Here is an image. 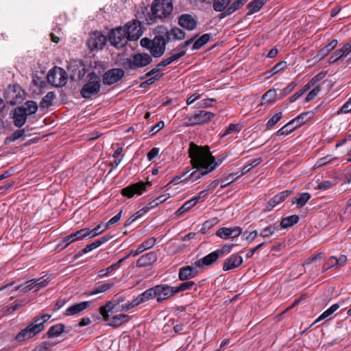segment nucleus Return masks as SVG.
Listing matches in <instances>:
<instances>
[{
    "mask_svg": "<svg viewBox=\"0 0 351 351\" xmlns=\"http://www.w3.org/2000/svg\"><path fill=\"white\" fill-rule=\"evenodd\" d=\"M40 319H35L27 327L19 332L15 337V339L18 342H23L28 339H30L41 332L44 327L42 323H38Z\"/></svg>",
    "mask_w": 351,
    "mask_h": 351,
    "instance_id": "obj_12",
    "label": "nucleus"
},
{
    "mask_svg": "<svg viewBox=\"0 0 351 351\" xmlns=\"http://www.w3.org/2000/svg\"><path fill=\"white\" fill-rule=\"evenodd\" d=\"M124 28L127 32L129 40H136L142 34L141 23L138 21L133 20L128 22Z\"/></svg>",
    "mask_w": 351,
    "mask_h": 351,
    "instance_id": "obj_17",
    "label": "nucleus"
},
{
    "mask_svg": "<svg viewBox=\"0 0 351 351\" xmlns=\"http://www.w3.org/2000/svg\"><path fill=\"white\" fill-rule=\"evenodd\" d=\"M158 259L157 254L155 252H149L141 256L136 262V266L138 267H145L151 265Z\"/></svg>",
    "mask_w": 351,
    "mask_h": 351,
    "instance_id": "obj_26",
    "label": "nucleus"
},
{
    "mask_svg": "<svg viewBox=\"0 0 351 351\" xmlns=\"http://www.w3.org/2000/svg\"><path fill=\"white\" fill-rule=\"evenodd\" d=\"M155 287L156 300L158 303L162 302L176 293L174 287L166 284L158 285Z\"/></svg>",
    "mask_w": 351,
    "mask_h": 351,
    "instance_id": "obj_16",
    "label": "nucleus"
},
{
    "mask_svg": "<svg viewBox=\"0 0 351 351\" xmlns=\"http://www.w3.org/2000/svg\"><path fill=\"white\" fill-rule=\"evenodd\" d=\"M123 300L121 298L114 302L109 301L104 306L100 307L99 313L101 315L103 319L108 322V325L114 328L119 327L126 323L130 319V316L125 314H119L110 317L109 313L114 311H121L120 302Z\"/></svg>",
    "mask_w": 351,
    "mask_h": 351,
    "instance_id": "obj_2",
    "label": "nucleus"
},
{
    "mask_svg": "<svg viewBox=\"0 0 351 351\" xmlns=\"http://www.w3.org/2000/svg\"><path fill=\"white\" fill-rule=\"evenodd\" d=\"M337 45V40L336 39L332 40L327 45L321 49L318 53L317 56L319 57L320 59L326 57L332 50H333Z\"/></svg>",
    "mask_w": 351,
    "mask_h": 351,
    "instance_id": "obj_40",
    "label": "nucleus"
},
{
    "mask_svg": "<svg viewBox=\"0 0 351 351\" xmlns=\"http://www.w3.org/2000/svg\"><path fill=\"white\" fill-rule=\"evenodd\" d=\"M350 43H347L343 46L340 49H338L334 52V53L329 58L328 62L330 64L336 62L341 57L348 56L349 52Z\"/></svg>",
    "mask_w": 351,
    "mask_h": 351,
    "instance_id": "obj_32",
    "label": "nucleus"
},
{
    "mask_svg": "<svg viewBox=\"0 0 351 351\" xmlns=\"http://www.w3.org/2000/svg\"><path fill=\"white\" fill-rule=\"evenodd\" d=\"M282 117V113L279 112L272 116L267 122L266 125L267 128L274 127Z\"/></svg>",
    "mask_w": 351,
    "mask_h": 351,
    "instance_id": "obj_56",
    "label": "nucleus"
},
{
    "mask_svg": "<svg viewBox=\"0 0 351 351\" xmlns=\"http://www.w3.org/2000/svg\"><path fill=\"white\" fill-rule=\"evenodd\" d=\"M85 229H86V232H85L86 238V237L93 238V237L100 234L104 230H106V228H105V226L104 225L103 226L101 223L97 225L95 228H94L92 230H89L88 228H85Z\"/></svg>",
    "mask_w": 351,
    "mask_h": 351,
    "instance_id": "obj_44",
    "label": "nucleus"
},
{
    "mask_svg": "<svg viewBox=\"0 0 351 351\" xmlns=\"http://www.w3.org/2000/svg\"><path fill=\"white\" fill-rule=\"evenodd\" d=\"M215 223H216L215 219H213L212 220L206 221L203 223L202 228L200 230V232L202 234H205L206 232V231L208 230L209 229H210Z\"/></svg>",
    "mask_w": 351,
    "mask_h": 351,
    "instance_id": "obj_62",
    "label": "nucleus"
},
{
    "mask_svg": "<svg viewBox=\"0 0 351 351\" xmlns=\"http://www.w3.org/2000/svg\"><path fill=\"white\" fill-rule=\"evenodd\" d=\"M25 136H26L25 129L17 130L6 138V142H13Z\"/></svg>",
    "mask_w": 351,
    "mask_h": 351,
    "instance_id": "obj_55",
    "label": "nucleus"
},
{
    "mask_svg": "<svg viewBox=\"0 0 351 351\" xmlns=\"http://www.w3.org/2000/svg\"><path fill=\"white\" fill-rule=\"evenodd\" d=\"M109 40L112 45L117 48L124 47L129 40L124 27H118L112 29L109 34Z\"/></svg>",
    "mask_w": 351,
    "mask_h": 351,
    "instance_id": "obj_13",
    "label": "nucleus"
},
{
    "mask_svg": "<svg viewBox=\"0 0 351 351\" xmlns=\"http://www.w3.org/2000/svg\"><path fill=\"white\" fill-rule=\"evenodd\" d=\"M64 330V326L62 324H58L51 326L47 331L49 337H58Z\"/></svg>",
    "mask_w": 351,
    "mask_h": 351,
    "instance_id": "obj_46",
    "label": "nucleus"
},
{
    "mask_svg": "<svg viewBox=\"0 0 351 351\" xmlns=\"http://www.w3.org/2000/svg\"><path fill=\"white\" fill-rule=\"evenodd\" d=\"M234 246V243H226L223 245L220 249H218L216 251L219 254V257H221L225 254H229Z\"/></svg>",
    "mask_w": 351,
    "mask_h": 351,
    "instance_id": "obj_58",
    "label": "nucleus"
},
{
    "mask_svg": "<svg viewBox=\"0 0 351 351\" xmlns=\"http://www.w3.org/2000/svg\"><path fill=\"white\" fill-rule=\"evenodd\" d=\"M279 230V228L277 225L273 224L267 226V227L263 228L260 232V237L263 238L269 237L273 235L276 231Z\"/></svg>",
    "mask_w": 351,
    "mask_h": 351,
    "instance_id": "obj_45",
    "label": "nucleus"
},
{
    "mask_svg": "<svg viewBox=\"0 0 351 351\" xmlns=\"http://www.w3.org/2000/svg\"><path fill=\"white\" fill-rule=\"evenodd\" d=\"M197 267L194 265L180 268L178 273L179 280L185 281L195 278L198 274Z\"/></svg>",
    "mask_w": 351,
    "mask_h": 351,
    "instance_id": "obj_24",
    "label": "nucleus"
},
{
    "mask_svg": "<svg viewBox=\"0 0 351 351\" xmlns=\"http://www.w3.org/2000/svg\"><path fill=\"white\" fill-rule=\"evenodd\" d=\"M214 117V113L200 110L195 111L193 114L186 115L183 119V123L186 127H192L206 123L211 121Z\"/></svg>",
    "mask_w": 351,
    "mask_h": 351,
    "instance_id": "obj_5",
    "label": "nucleus"
},
{
    "mask_svg": "<svg viewBox=\"0 0 351 351\" xmlns=\"http://www.w3.org/2000/svg\"><path fill=\"white\" fill-rule=\"evenodd\" d=\"M321 88L319 86H317L315 88H314L312 90H311L307 96L306 97V101L309 102L313 101L318 95V93L320 92Z\"/></svg>",
    "mask_w": 351,
    "mask_h": 351,
    "instance_id": "obj_60",
    "label": "nucleus"
},
{
    "mask_svg": "<svg viewBox=\"0 0 351 351\" xmlns=\"http://www.w3.org/2000/svg\"><path fill=\"white\" fill-rule=\"evenodd\" d=\"M66 68L72 81H79L82 80L86 73L85 64L80 60H71L68 62Z\"/></svg>",
    "mask_w": 351,
    "mask_h": 351,
    "instance_id": "obj_11",
    "label": "nucleus"
},
{
    "mask_svg": "<svg viewBox=\"0 0 351 351\" xmlns=\"http://www.w3.org/2000/svg\"><path fill=\"white\" fill-rule=\"evenodd\" d=\"M310 198L311 195L308 193H300L298 197H295V201H293V203L296 204L298 207H302L306 204Z\"/></svg>",
    "mask_w": 351,
    "mask_h": 351,
    "instance_id": "obj_49",
    "label": "nucleus"
},
{
    "mask_svg": "<svg viewBox=\"0 0 351 351\" xmlns=\"http://www.w3.org/2000/svg\"><path fill=\"white\" fill-rule=\"evenodd\" d=\"M337 158L335 157H332L331 155H328L324 157H322L319 158L317 161L316 165L317 166H323L328 163L332 162L333 160H336Z\"/></svg>",
    "mask_w": 351,
    "mask_h": 351,
    "instance_id": "obj_61",
    "label": "nucleus"
},
{
    "mask_svg": "<svg viewBox=\"0 0 351 351\" xmlns=\"http://www.w3.org/2000/svg\"><path fill=\"white\" fill-rule=\"evenodd\" d=\"M106 37L99 32L91 34L87 40V46L90 50L102 49L106 44Z\"/></svg>",
    "mask_w": 351,
    "mask_h": 351,
    "instance_id": "obj_19",
    "label": "nucleus"
},
{
    "mask_svg": "<svg viewBox=\"0 0 351 351\" xmlns=\"http://www.w3.org/2000/svg\"><path fill=\"white\" fill-rule=\"evenodd\" d=\"M241 130V126L240 124H234L231 123L228 125V127L226 128L225 132L221 134V138H225L226 136L234 133V132H238Z\"/></svg>",
    "mask_w": 351,
    "mask_h": 351,
    "instance_id": "obj_54",
    "label": "nucleus"
},
{
    "mask_svg": "<svg viewBox=\"0 0 351 351\" xmlns=\"http://www.w3.org/2000/svg\"><path fill=\"white\" fill-rule=\"evenodd\" d=\"M178 24L188 31H192L197 27L196 19L189 14H182L178 19Z\"/></svg>",
    "mask_w": 351,
    "mask_h": 351,
    "instance_id": "obj_23",
    "label": "nucleus"
},
{
    "mask_svg": "<svg viewBox=\"0 0 351 351\" xmlns=\"http://www.w3.org/2000/svg\"><path fill=\"white\" fill-rule=\"evenodd\" d=\"M297 128H295V125L293 121L291 120L289 123H287L282 128L279 129L277 131V136H282V135H288L291 134L293 131H294Z\"/></svg>",
    "mask_w": 351,
    "mask_h": 351,
    "instance_id": "obj_47",
    "label": "nucleus"
},
{
    "mask_svg": "<svg viewBox=\"0 0 351 351\" xmlns=\"http://www.w3.org/2000/svg\"><path fill=\"white\" fill-rule=\"evenodd\" d=\"M99 242L97 240H95L94 242L87 245L84 248L80 250L77 254H75L73 256V260H77L80 258L82 255L91 252L92 250L100 247Z\"/></svg>",
    "mask_w": 351,
    "mask_h": 351,
    "instance_id": "obj_36",
    "label": "nucleus"
},
{
    "mask_svg": "<svg viewBox=\"0 0 351 351\" xmlns=\"http://www.w3.org/2000/svg\"><path fill=\"white\" fill-rule=\"evenodd\" d=\"M291 193V191L290 190H286L279 193L269 200V202H268L269 206L274 208L276 205L284 202L286 199V198H287L290 195Z\"/></svg>",
    "mask_w": 351,
    "mask_h": 351,
    "instance_id": "obj_31",
    "label": "nucleus"
},
{
    "mask_svg": "<svg viewBox=\"0 0 351 351\" xmlns=\"http://www.w3.org/2000/svg\"><path fill=\"white\" fill-rule=\"evenodd\" d=\"M89 82L86 83L81 89L80 94L85 99L90 98L97 95L101 89L100 80L95 73L88 75Z\"/></svg>",
    "mask_w": 351,
    "mask_h": 351,
    "instance_id": "obj_8",
    "label": "nucleus"
},
{
    "mask_svg": "<svg viewBox=\"0 0 351 351\" xmlns=\"http://www.w3.org/2000/svg\"><path fill=\"white\" fill-rule=\"evenodd\" d=\"M89 305V302H82L76 303L69 306L65 311L66 316L74 315L84 311Z\"/></svg>",
    "mask_w": 351,
    "mask_h": 351,
    "instance_id": "obj_30",
    "label": "nucleus"
},
{
    "mask_svg": "<svg viewBox=\"0 0 351 351\" xmlns=\"http://www.w3.org/2000/svg\"><path fill=\"white\" fill-rule=\"evenodd\" d=\"M47 77L48 82L53 86L63 87L67 83L68 74L62 68L54 66L49 71Z\"/></svg>",
    "mask_w": 351,
    "mask_h": 351,
    "instance_id": "obj_7",
    "label": "nucleus"
},
{
    "mask_svg": "<svg viewBox=\"0 0 351 351\" xmlns=\"http://www.w3.org/2000/svg\"><path fill=\"white\" fill-rule=\"evenodd\" d=\"M219 258V256L215 250L195 261L194 265L198 267L210 266L213 264Z\"/></svg>",
    "mask_w": 351,
    "mask_h": 351,
    "instance_id": "obj_27",
    "label": "nucleus"
},
{
    "mask_svg": "<svg viewBox=\"0 0 351 351\" xmlns=\"http://www.w3.org/2000/svg\"><path fill=\"white\" fill-rule=\"evenodd\" d=\"M197 204V199L193 197L184 202V204L176 211V215L180 216Z\"/></svg>",
    "mask_w": 351,
    "mask_h": 351,
    "instance_id": "obj_43",
    "label": "nucleus"
},
{
    "mask_svg": "<svg viewBox=\"0 0 351 351\" xmlns=\"http://www.w3.org/2000/svg\"><path fill=\"white\" fill-rule=\"evenodd\" d=\"M299 221V217L297 215H293L283 218L280 223L281 228H287L296 224Z\"/></svg>",
    "mask_w": 351,
    "mask_h": 351,
    "instance_id": "obj_39",
    "label": "nucleus"
},
{
    "mask_svg": "<svg viewBox=\"0 0 351 351\" xmlns=\"http://www.w3.org/2000/svg\"><path fill=\"white\" fill-rule=\"evenodd\" d=\"M145 191V184L140 182L130 185L122 189L121 194L123 196L131 198L135 195H140Z\"/></svg>",
    "mask_w": 351,
    "mask_h": 351,
    "instance_id": "obj_21",
    "label": "nucleus"
},
{
    "mask_svg": "<svg viewBox=\"0 0 351 351\" xmlns=\"http://www.w3.org/2000/svg\"><path fill=\"white\" fill-rule=\"evenodd\" d=\"M38 110V105L34 101H27L24 105L14 108L12 113L14 124L17 128L25 125L28 116L35 114Z\"/></svg>",
    "mask_w": 351,
    "mask_h": 351,
    "instance_id": "obj_3",
    "label": "nucleus"
},
{
    "mask_svg": "<svg viewBox=\"0 0 351 351\" xmlns=\"http://www.w3.org/2000/svg\"><path fill=\"white\" fill-rule=\"evenodd\" d=\"M117 270L114 265H111L109 267H108L106 269H103L99 271L98 272V276L100 278L106 277L110 273H111L112 271Z\"/></svg>",
    "mask_w": 351,
    "mask_h": 351,
    "instance_id": "obj_63",
    "label": "nucleus"
},
{
    "mask_svg": "<svg viewBox=\"0 0 351 351\" xmlns=\"http://www.w3.org/2000/svg\"><path fill=\"white\" fill-rule=\"evenodd\" d=\"M189 154L193 167L197 170L193 171L184 179L190 178L193 182L213 171L225 158L221 157L216 160L208 147H199L193 143L190 144Z\"/></svg>",
    "mask_w": 351,
    "mask_h": 351,
    "instance_id": "obj_1",
    "label": "nucleus"
},
{
    "mask_svg": "<svg viewBox=\"0 0 351 351\" xmlns=\"http://www.w3.org/2000/svg\"><path fill=\"white\" fill-rule=\"evenodd\" d=\"M278 94L275 88H271L265 93L261 97V105L271 104L276 101Z\"/></svg>",
    "mask_w": 351,
    "mask_h": 351,
    "instance_id": "obj_33",
    "label": "nucleus"
},
{
    "mask_svg": "<svg viewBox=\"0 0 351 351\" xmlns=\"http://www.w3.org/2000/svg\"><path fill=\"white\" fill-rule=\"evenodd\" d=\"M186 54L184 47L182 44L179 45L176 48L173 49L171 52V56L163 60L159 63V66H167L173 62L178 60L180 58Z\"/></svg>",
    "mask_w": 351,
    "mask_h": 351,
    "instance_id": "obj_22",
    "label": "nucleus"
},
{
    "mask_svg": "<svg viewBox=\"0 0 351 351\" xmlns=\"http://www.w3.org/2000/svg\"><path fill=\"white\" fill-rule=\"evenodd\" d=\"M211 38V34H204L201 37H199L197 40H195L193 46L192 50H198L207 44Z\"/></svg>",
    "mask_w": 351,
    "mask_h": 351,
    "instance_id": "obj_38",
    "label": "nucleus"
},
{
    "mask_svg": "<svg viewBox=\"0 0 351 351\" xmlns=\"http://www.w3.org/2000/svg\"><path fill=\"white\" fill-rule=\"evenodd\" d=\"M169 42V38H167L164 34L156 35L152 40L149 47V51L154 58L161 57L166 49V45Z\"/></svg>",
    "mask_w": 351,
    "mask_h": 351,
    "instance_id": "obj_10",
    "label": "nucleus"
},
{
    "mask_svg": "<svg viewBox=\"0 0 351 351\" xmlns=\"http://www.w3.org/2000/svg\"><path fill=\"white\" fill-rule=\"evenodd\" d=\"M313 112H306L301 113L298 117H296L295 119H292V121H293L295 128H299L304 125L305 123H306L308 121L311 119L313 117Z\"/></svg>",
    "mask_w": 351,
    "mask_h": 351,
    "instance_id": "obj_35",
    "label": "nucleus"
},
{
    "mask_svg": "<svg viewBox=\"0 0 351 351\" xmlns=\"http://www.w3.org/2000/svg\"><path fill=\"white\" fill-rule=\"evenodd\" d=\"M297 84L294 82H291L287 86L284 88L279 95V99L284 98L288 94H289L296 86Z\"/></svg>",
    "mask_w": 351,
    "mask_h": 351,
    "instance_id": "obj_57",
    "label": "nucleus"
},
{
    "mask_svg": "<svg viewBox=\"0 0 351 351\" xmlns=\"http://www.w3.org/2000/svg\"><path fill=\"white\" fill-rule=\"evenodd\" d=\"M241 234L242 228L239 226L222 227L216 232V235L223 240L237 238Z\"/></svg>",
    "mask_w": 351,
    "mask_h": 351,
    "instance_id": "obj_18",
    "label": "nucleus"
},
{
    "mask_svg": "<svg viewBox=\"0 0 351 351\" xmlns=\"http://www.w3.org/2000/svg\"><path fill=\"white\" fill-rule=\"evenodd\" d=\"M86 229H81L77 230L71 234L64 237L61 239L58 245H57V249L58 250H62L67 247L71 243L77 241H81L86 238Z\"/></svg>",
    "mask_w": 351,
    "mask_h": 351,
    "instance_id": "obj_14",
    "label": "nucleus"
},
{
    "mask_svg": "<svg viewBox=\"0 0 351 351\" xmlns=\"http://www.w3.org/2000/svg\"><path fill=\"white\" fill-rule=\"evenodd\" d=\"M114 286L113 282H102L96 284L95 288L91 292H86L83 294L85 295H94L100 293H103L110 289Z\"/></svg>",
    "mask_w": 351,
    "mask_h": 351,
    "instance_id": "obj_34",
    "label": "nucleus"
},
{
    "mask_svg": "<svg viewBox=\"0 0 351 351\" xmlns=\"http://www.w3.org/2000/svg\"><path fill=\"white\" fill-rule=\"evenodd\" d=\"M49 277L48 276H44L38 279H33L26 282L25 285L23 287L22 291L25 293L33 289H36L37 291L40 289L46 287L49 283Z\"/></svg>",
    "mask_w": 351,
    "mask_h": 351,
    "instance_id": "obj_20",
    "label": "nucleus"
},
{
    "mask_svg": "<svg viewBox=\"0 0 351 351\" xmlns=\"http://www.w3.org/2000/svg\"><path fill=\"white\" fill-rule=\"evenodd\" d=\"M160 33L164 34L167 38H169V41L173 40H183L186 34L184 31L177 27H174L168 31L167 29H163Z\"/></svg>",
    "mask_w": 351,
    "mask_h": 351,
    "instance_id": "obj_28",
    "label": "nucleus"
},
{
    "mask_svg": "<svg viewBox=\"0 0 351 351\" xmlns=\"http://www.w3.org/2000/svg\"><path fill=\"white\" fill-rule=\"evenodd\" d=\"M230 2L231 0H213V10L222 13L228 8Z\"/></svg>",
    "mask_w": 351,
    "mask_h": 351,
    "instance_id": "obj_42",
    "label": "nucleus"
},
{
    "mask_svg": "<svg viewBox=\"0 0 351 351\" xmlns=\"http://www.w3.org/2000/svg\"><path fill=\"white\" fill-rule=\"evenodd\" d=\"M247 0H235L231 5L219 16V19H222L225 17L231 15L238 10H239L243 5L247 3Z\"/></svg>",
    "mask_w": 351,
    "mask_h": 351,
    "instance_id": "obj_29",
    "label": "nucleus"
},
{
    "mask_svg": "<svg viewBox=\"0 0 351 351\" xmlns=\"http://www.w3.org/2000/svg\"><path fill=\"white\" fill-rule=\"evenodd\" d=\"M150 209L149 206H145L143 208L140 209L138 211L131 215L127 221L124 223V226L127 227L135 221L137 219L143 217L146 213H147Z\"/></svg>",
    "mask_w": 351,
    "mask_h": 351,
    "instance_id": "obj_37",
    "label": "nucleus"
},
{
    "mask_svg": "<svg viewBox=\"0 0 351 351\" xmlns=\"http://www.w3.org/2000/svg\"><path fill=\"white\" fill-rule=\"evenodd\" d=\"M173 11V4L170 0H154L152 5V19H162Z\"/></svg>",
    "mask_w": 351,
    "mask_h": 351,
    "instance_id": "obj_6",
    "label": "nucleus"
},
{
    "mask_svg": "<svg viewBox=\"0 0 351 351\" xmlns=\"http://www.w3.org/2000/svg\"><path fill=\"white\" fill-rule=\"evenodd\" d=\"M162 73L156 74L154 77L149 78L148 80L143 82L140 84V88H146L147 86L154 84L156 81L158 80L162 76Z\"/></svg>",
    "mask_w": 351,
    "mask_h": 351,
    "instance_id": "obj_59",
    "label": "nucleus"
},
{
    "mask_svg": "<svg viewBox=\"0 0 351 351\" xmlns=\"http://www.w3.org/2000/svg\"><path fill=\"white\" fill-rule=\"evenodd\" d=\"M145 301L141 296V294H139L136 298H135L130 302H128L125 304H121V311H128L130 308H132L142 303H144Z\"/></svg>",
    "mask_w": 351,
    "mask_h": 351,
    "instance_id": "obj_41",
    "label": "nucleus"
},
{
    "mask_svg": "<svg viewBox=\"0 0 351 351\" xmlns=\"http://www.w3.org/2000/svg\"><path fill=\"white\" fill-rule=\"evenodd\" d=\"M25 91L18 84L10 85L5 91L4 97L7 103L12 106L23 101Z\"/></svg>",
    "mask_w": 351,
    "mask_h": 351,
    "instance_id": "obj_9",
    "label": "nucleus"
},
{
    "mask_svg": "<svg viewBox=\"0 0 351 351\" xmlns=\"http://www.w3.org/2000/svg\"><path fill=\"white\" fill-rule=\"evenodd\" d=\"M264 2L263 0H254L247 5L249 9L248 15H251L259 11L263 7Z\"/></svg>",
    "mask_w": 351,
    "mask_h": 351,
    "instance_id": "obj_48",
    "label": "nucleus"
},
{
    "mask_svg": "<svg viewBox=\"0 0 351 351\" xmlns=\"http://www.w3.org/2000/svg\"><path fill=\"white\" fill-rule=\"evenodd\" d=\"M125 75V71L122 69L114 68L110 69L104 73L103 75V83L105 85H112L120 80Z\"/></svg>",
    "mask_w": 351,
    "mask_h": 351,
    "instance_id": "obj_15",
    "label": "nucleus"
},
{
    "mask_svg": "<svg viewBox=\"0 0 351 351\" xmlns=\"http://www.w3.org/2000/svg\"><path fill=\"white\" fill-rule=\"evenodd\" d=\"M195 285V283L193 281H186L181 284H180L178 286L174 287L176 293H178L181 291H184L186 290H191Z\"/></svg>",
    "mask_w": 351,
    "mask_h": 351,
    "instance_id": "obj_50",
    "label": "nucleus"
},
{
    "mask_svg": "<svg viewBox=\"0 0 351 351\" xmlns=\"http://www.w3.org/2000/svg\"><path fill=\"white\" fill-rule=\"evenodd\" d=\"M243 263V258L238 254H233L227 258L223 265V270L226 271L238 267Z\"/></svg>",
    "mask_w": 351,
    "mask_h": 351,
    "instance_id": "obj_25",
    "label": "nucleus"
},
{
    "mask_svg": "<svg viewBox=\"0 0 351 351\" xmlns=\"http://www.w3.org/2000/svg\"><path fill=\"white\" fill-rule=\"evenodd\" d=\"M152 62V57L147 53H137L130 56L123 62L125 69L136 70L149 65Z\"/></svg>",
    "mask_w": 351,
    "mask_h": 351,
    "instance_id": "obj_4",
    "label": "nucleus"
},
{
    "mask_svg": "<svg viewBox=\"0 0 351 351\" xmlns=\"http://www.w3.org/2000/svg\"><path fill=\"white\" fill-rule=\"evenodd\" d=\"M155 289H156V287L154 286L152 288H149V289L145 290L144 292L141 293L145 302L149 300L154 299V298L156 299V294Z\"/></svg>",
    "mask_w": 351,
    "mask_h": 351,
    "instance_id": "obj_53",
    "label": "nucleus"
},
{
    "mask_svg": "<svg viewBox=\"0 0 351 351\" xmlns=\"http://www.w3.org/2000/svg\"><path fill=\"white\" fill-rule=\"evenodd\" d=\"M156 242V239L154 237H150L145 241H144L141 245L143 246L144 249L149 250L152 248Z\"/></svg>",
    "mask_w": 351,
    "mask_h": 351,
    "instance_id": "obj_64",
    "label": "nucleus"
},
{
    "mask_svg": "<svg viewBox=\"0 0 351 351\" xmlns=\"http://www.w3.org/2000/svg\"><path fill=\"white\" fill-rule=\"evenodd\" d=\"M56 97V95L53 92H49L43 99L40 102L42 107H49L52 104L53 99Z\"/></svg>",
    "mask_w": 351,
    "mask_h": 351,
    "instance_id": "obj_52",
    "label": "nucleus"
},
{
    "mask_svg": "<svg viewBox=\"0 0 351 351\" xmlns=\"http://www.w3.org/2000/svg\"><path fill=\"white\" fill-rule=\"evenodd\" d=\"M169 197H170L169 193L161 195L158 196V197H156L153 201H152L151 202H149L147 206L150 207V208H154V207L165 202Z\"/></svg>",
    "mask_w": 351,
    "mask_h": 351,
    "instance_id": "obj_51",
    "label": "nucleus"
}]
</instances>
